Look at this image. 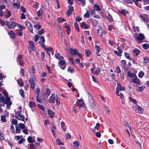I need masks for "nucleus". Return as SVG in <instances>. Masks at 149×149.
<instances>
[{"label":"nucleus","instance_id":"nucleus-1","mask_svg":"<svg viewBox=\"0 0 149 149\" xmlns=\"http://www.w3.org/2000/svg\"><path fill=\"white\" fill-rule=\"evenodd\" d=\"M134 38L136 39H137L139 41V43H141L142 42L141 41L145 38L144 35L141 33L139 34L137 36L136 34H135L133 36Z\"/></svg>","mask_w":149,"mask_h":149},{"label":"nucleus","instance_id":"nucleus-2","mask_svg":"<svg viewBox=\"0 0 149 149\" xmlns=\"http://www.w3.org/2000/svg\"><path fill=\"white\" fill-rule=\"evenodd\" d=\"M40 41H39L38 43L40 44V46L43 48H45V45L44 43L45 42L44 38L43 36H41L40 38Z\"/></svg>","mask_w":149,"mask_h":149},{"label":"nucleus","instance_id":"nucleus-3","mask_svg":"<svg viewBox=\"0 0 149 149\" xmlns=\"http://www.w3.org/2000/svg\"><path fill=\"white\" fill-rule=\"evenodd\" d=\"M60 64V66L63 70L65 69V62L63 60H60L58 61Z\"/></svg>","mask_w":149,"mask_h":149},{"label":"nucleus","instance_id":"nucleus-4","mask_svg":"<svg viewBox=\"0 0 149 149\" xmlns=\"http://www.w3.org/2000/svg\"><path fill=\"white\" fill-rule=\"evenodd\" d=\"M29 83L30 84V86L32 89H34L35 86V83L33 79L31 78L29 80Z\"/></svg>","mask_w":149,"mask_h":149},{"label":"nucleus","instance_id":"nucleus-5","mask_svg":"<svg viewBox=\"0 0 149 149\" xmlns=\"http://www.w3.org/2000/svg\"><path fill=\"white\" fill-rule=\"evenodd\" d=\"M26 24L27 27L29 28L30 30V32L31 33H33V29L32 24L29 22H26Z\"/></svg>","mask_w":149,"mask_h":149},{"label":"nucleus","instance_id":"nucleus-6","mask_svg":"<svg viewBox=\"0 0 149 149\" xmlns=\"http://www.w3.org/2000/svg\"><path fill=\"white\" fill-rule=\"evenodd\" d=\"M88 102L89 104L91 107H93L95 106V102L93 97L88 99Z\"/></svg>","mask_w":149,"mask_h":149},{"label":"nucleus","instance_id":"nucleus-7","mask_svg":"<svg viewBox=\"0 0 149 149\" xmlns=\"http://www.w3.org/2000/svg\"><path fill=\"white\" fill-rule=\"evenodd\" d=\"M44 96L43 94H42V96H40L39 95H37L36 99L37 101L40 103L42 102L43 100H44Z\"/></svg>","mask_w":149,"mask_h":149},{"label":"nucleus","instance_id":"nucleus-8","mask_svg":"<svg viewBox=\"0 0 149 149\" xmlns=\"http://www.w3.org/2000/svg\"><path fill=\"white\" fill-rule=\"evenodd\" d=\"M48 115L50 118H53L54 116V113L50 109H48L47 110Z\"/></svg>","mask_w":149,"mask_h":149},{"label":"nucleus","instance_id":"nucleus-9","mask_svg":"<svg viewBox=\"0 0 149 149\" xmlns=\"http://www.w3.org/2000/svg\"><path fill=\"white\" fill-rule=\"evenodd\" d=\"M55 95L54 94H52L49 99L50 102L52 103H54L55 101Z\"/></svg>","mask_w":149,"mask_h":149},{"label":"nucleus","instance_id":"nucleus-10","mask_svg":"<svg viewBox=\"0 0 149 149\" xmlns=\"http://www.w3.org/2000/svg\"><path fill=\"white\" fill-rule=\"evenodd\" d=\"M132 82L136 84H139L140 82L139 80V79L137 78L136 76H135V78L132 79Z\"/></svg>","mask_w":149,"mask_h":149},{"label":"nucleus","instance_id":"nucleus-11","mask_svg":"<svg viewBox=\"0 0 149 149\" xmlns=\"http://www.w3.org/2000/svg\"><path fill=\"white\" fill-rule=\"evenodd\" d=\"M50 93L51 92L49 89L48 88H47L46 89V92L44 93L43 94L44 96H45L47 97L50 95Z\"/></svg>","mask_w":149,"mask_h":149},{"label":"nucleus","instance_id":"nucleus-12","mask_svg":"<svg viewBox=\"0 0 149 149\" xmlns=\"http://www.w3.org/2000/svg\"><path fill=\"white\" fill-rule=\"evenodd\" d=\"M127 75L129 77L131 78H135V76H136L135 74L132 73L130 71L127 72Z\"/></svg>","mask_w":149,"mask_h":149},{"label":"nucleus","instance_id":"nucleus-13","mask_svg":"<svg viewBox=\"0 0 149 149\" xmlns=\"http://www.w3.org/2000/svg\"><path fill=\"white\" fill-rule=\"evenodd\" d=\"M70 52L73 55H77V52H78V51L76 49H71L70 51Z\"/></svg>","mask_w":149,"mask_h":149},{"label":"nucleus","instance_id":"nucleus-14","mask_svg":"<svg viewBox=\"0 0 149 149\" xmlns=\"http://www.w3.org/2000/svg\"><path fill=\"white\" fill-rule=\"evenodd\" d=\"M95 48L97 50V52H96V54L97 56H100L101 55V54H99V52L100 50V47L96 45L95 46Z\"/></svg>","mask_w":149,"mask_h":149},{"label":"nucleus","instance_id":"nucleus-15","mask_svg":"<svg viewBox=\"0 0 149 149\" xmlns=\"http://www.w3.org/2000/svg\"><path fill=\"white\" fill-rule=\"evenodd\" d=\"M136 113H142L143 111V109L140 107H138L135 110Z\"/></svg>","mask_w":149,"mask_h":149},{"label":"nucleus","instance_id":"nucleus-16","mask_svg":"<svg viewBox=\"0 0 149 149\" xmlns=\"http://www.w3.org/2000/svg\"><path fill=\"white\" fill-rule=\"evenodd\" d=\"M55 57L56 58H58L59 60H63L64 59L63 57L62 56H61L60 54L58 53L56 54L55 55Z\"/></svg>","mask_w":149,"mask_h":149},{"label":"nucleus","instance_id":"nucleus-17","mask_svg":"<svg viewBox=\"0 0 149 149\" xmlns=\"http://www.w3.org/2000/svg\"><path fill=\"white\" fill-rule=\"evenodd\" d=\"M16 118L21 121H23L24 119V116L22 114L18 115V116L17 117H15Z\"/></svg>","mask_w":149,"mask_h":149},{"label":"nucleus","instance_id":"nucleus-18","mask_svg":"<svg viewBox=\"0 0 149 149\" xmlns=\"http://www.w3.org/2000/svg\"><path fill=\"white\" fill-rule=\"evenodd\" d=\"M17 23H15L14 22H11V24L10 25H8V28L9 29H12L13 27H15L17 26Z\"/></svg>","mask_w":149,"mask_h":149},{"label":"nucleus","instance_id":"nucleus-19","mask_svg":"<svg viewBox=\"0 0 149 149\" xmlns=\"http://www.w3.org/2000/svg\"><path fill=\"white\" fill-rule=\"evenodd\" d=\"M8 34L10 36V37L12 38H14L15 37V36L12 31L9 32Z\"/></svg>","mask_w":149,"mask_h":149},{"label":"nucleus","instance_id":"nucleus-20","mask_svg":"<svg viewBox=\"0 0 149 149\" xmlns=\"http://www.w3.org/2000/svg\"><path fill=\"white\" fill-rule=\"evenodd\" d=\"M145 88V86H142L137 87V91L139 92L143 90Z\"/></svg>","mask_w":149,"mask_h":149},{"label":"nucleus","instance_id":"nucleus-21","mask_svg":"<svg viewBox=\"0 0 149 149\" xmlns=\"http://www.w3.org/2000/svg\"><path fill=\"white\" fill-rule=\"evenodd\" d=\"M29 105L31 108L34 107L36 106L35 103L33 102H30L29 103Z\"/></svg>","mask_w":149,"mask_h":149},{"label":"nucleus","instance_id":"nucleus-22","mask_svg":"<svg viewBox=\"0 0 149 149\" xmlns=\"http://www.w3.org/2000/svg\"><path fill=\"white\" fill-rule=\"evenodd\" d=\"M108 16L107 17V19L109 20V22H111L113 21V19L111 15L109 13H108Z\"/></svg>","mask_w":149,"mask_h":149},{"label":"nucleus","instance_id":"nucleus-23","mask_svg":"<svg viewBox=\"0 0 149 149\" xmlns=\"http://www.w3.org/2000/svg\"><path fill=\"white\" fill-rule=\"evenodd\" d=\"M140 51L138 49H134L133 50V54L134 56H137L139 54Z\"/></svg>","mask_w":149,"mask_h":149},{"label":"nucleus","instance_id":"nucleus-24","mask_svg":"<svg viewBox=\"0 0 149 149\" xmlns=\"http://www.w3.org/2000/svg\"><path fill=\"white\" fill-rule=\"evenodd\" d=\"M94 9L96 11H100L101 9L99 6L97 4H95L93 6Z\"/></svg>","mask_w":149,"mask_h":149},{"label":"nucleus","instance_id":"nucleus-25","mask_svg":"<svg viewBox=\"0 0 149 149\" xmlns=\"http://www.w3.org/2000/svg\"><path fill=\"white\" fill-rule=\"evenodd\" d=\"M81 27L82 28H84L85 29H87L88 28V26L87 24L82 22L81 25Z\"/></svg>","mask_w":149,"mask_h":149},{"label":"nucleus","instance_id":"nucleus-26","mask_svg":"<svg viewBox=\"0 0 149 149\" xmlns=\"http://www.w3.org/2000/svg\"><path fill=\"white\" fill-rule=\"evenodd\" d=\"M17 26L18 28H20V30L21 31H22L23 29H24L26 28L24 26L20 24H17Z\"/></svg>","mask_w":149,"mask_h":149},{"label":"nucleus","instance_id":"nucleus-27","mask_svg":"<svg viewBox=\"0 0 149 149\" xmlns=\"http://www.w3.org/2000/svg\"><path fill=\"white\" fill-rule=\"evenodd\" d=\"M130 55L129 53H125V56L126 58L129 59L130 60H132V58L131 57H130Z\"/></svg>","mask_w":149,"mask_h":149},{"label":"nucleus","instance_id":"nucleus-28","mask_svg":"<svg viewBox=\"0 0 149 149\" xmlns=\"http://www.w3.org/2000/svg\"><path fill=\"white\" fill-rule=\"evenodd\" d=\"M117 85L118 86V87L117 88H118L119 89H120V90L124 91L125 90V88L121 86V85L120 83H117Z\"/></svg>","mask_w":149,"mask_h":149},{"label":"nucleus","instance_id":"nucleus-29","mask_svg":"<svg viewBox=\"0 0 149 149\" xmlns=\"http://www.w3.org/2000/svg\"><path fill=\"white\" fill-rule=\"evenodd\" d=\"M37 14L39 17H41L42 16L43 11L42 10L40 9L37 13Z\"/></svg>","mask_w":149,"mask_h":149},{"label":"nucleus","instance_id":"nucleus-30","mask_svg":"<svg viewBox=\"0 0 149 149\" xmlns=\"http://www.w3.org/2000/svg\"><path fill=\"white\" fill-rule=\"evenodd\" d=\"M143 48L145 49H148L149 48V45L146 44H144L142 45Z\"/></svg>","mask_w":149,"mask_h":149},{"label":"nucleus","instance_id":"nucleus-31","mask_svg":"<svg viewBox=\"0 0 149 149\" xmlns=\"http://www.w3.org/2000/svg\"><path fill=\"white\" fill-rule=\"evenodd\" d=\"M56 127L55 126L53 125L52 126V132L54 135L55 134V130Z\"/></svg>","mask_w":149,"mask_h":149},{"label":"nucleus","instance_id":"nucleus-32","mask_svg":"<svg viewBox=\"0 0 149 149\" xmlns=\"http://www.w3.org/2000/svg\"><path fill=\"white\" fill-rule=\"evenodd\" d=\"M120 13L123 14L124 15H125L126 13H128L127 11L125 9L121 10Z\"/></svg>","mask_w":149,"mask_h":149},{"label":"nucleus","instance_id":"nucleus-33","mask_svg":"<svg viewBox=\"0 0 149 149\" xmlns=\"http://www.w3.org/2000/svg\"><path fill=\"white\" fill-rule=\"evenodd\" d=\"M74 25L76 29L79 32V29L78 26V23L77 22H75L74 23Z\"/></svg>","mask_w":149,"mask_h":149},{"label":"nucleus","instance_id":"nucleus-34","mask_svg":"<svg viewBox=\"0 0 149 149\" xmlns=\"http://www.w3.org/2000/svg\"><path fill=\"white\" fill-rule=\"evenodd\" d=\"M1 120L3 122H6L7 121L6 117L5 116H1Z\"/></svg>","mask_w":149,"mask_h":149},{"label":"nucleus","instance_id":"nucleus-35","mask_svg":"<svg viewBox=\"0 0 149 149\" xmlns=\"http://www.w3.org/2000/svg\"><path fill=\"white\" fill-rule=\"evenodd\" d=\"M21 132L20 128L17 126H16V131L15 133H19Z\"/></svg>","mask_w":149,"mask_h":149},{"label":"nucleus","instance_id":"nucleus-36","mask_svg":"<svg viewBox=\"0 0 149 149\" xmlns=\"http://www.w3.org/2000/svg\"><path fill=\"white\" fill-rule=\"evenodd\" d=\"M56 143L58 145H63V143H61L60 141V140L59 139H57L56 140Z\"/></svg>","mask_w":149,"mask_h":149},{"label":"nucleus","instance_id":"nucleus-37","mask_svg":"<svg viewBox=\"0 0 149 149\" xmlns=\"http://www.w3.org/2000/svg\"><path fill=\"white\" fill-rule=\"evenodd\" d=\"M89 16L90 14L88 10H87L86 13L84 15V17L85 18H88L89 17Z\"/></svg>","mask_w":149,"mask_h":149},{"label":"nucleus","instance_id":"nucleus-38","mask_svg":"<svg viewBox=\"0 0 149 149\" xmlns=\"http://www.w3.org/2000/svg\"><path fill=\"white\" fill-rule=\"evenodd\" d=\"M109 44L111 46H112L113 44H115V41H114L112 40H108Z\"/></svg>","mask_w":149,"mask_h":149},{"label":"nucleus","instance_id":"nucleus-39","mask_svg":"<svg viewBox=\"0 0 149 149\" xmlns=\"http://www.w3.org/2000/svg\"><path fill=\"white\" fill-rule=\"evenodd\" d=\"M19 92L20 94L21 95L22 97H24V91L22 89H20L19 90Z\"/></svg>","mask_w":149,"mask_h":149},{"label":"nucleus","instance_id":"nucleus-40","mask_svg":"<svg viewBox=\"0 0 149 149\" xmlns=\"http://www.w3.org/2000/svg\"><path fill=\"white\" fill-rule=\"evenodd\" d=\"M22 112V110H18L17 112H15V117H17L18 116V115L21 114Z\"/></svg>","mask_w":149,"mask_h":149},{"label":"nucleus","instance_id":"nucleus-41","mask_svg":"<svg viewBox=\"0 0 149 149\" xmlns=\"http://www.w3.org/2000/svg\"><path fill=\"white\" fill-rule=\"evenodd\" d=\"M58 22L59 23L66 21L65 19L63 18H58Z\"/></svg>","mask_w":149,"mask_h":149},{"label":"nucleus","instance_id":"nucleus-42","mask_svg":"<svg viewBox=\"0 0 149 149\" xmlns=\"http://www.w3.org/2000/svg\"><path fill=\"white\" fill-rule=\"evenodd\" d=\"M85 54L87 57L89 56L91 54L90 51L89 50H86Z\"/></svg>","mask_w":149,"mask_h":149},{"label":"nucleus","instance_id":"nucleus-43","mask_svg":"<svg viewBox=\"0 0 149 149\" xmlns=\"http://www.w3.org/2000/svg\"><path fill=\"white\" fill-rule=\"evenodd\" d=\"M13 6L15 7H16L17 8L19 7L20 6V4L18 1L17 3H14Z\"/></svg>","mask_w":149,"mask_h":149},{"label":"nucleus","instance_id":"nucleus-44","mask_svg":"<svg viewBox=\"0 0 149 149\" xmlns=\"http://www.w3.org/2000/svg\"><path fill=\"white\" fill-rule=\"evenodd\" d=\"M114 53L115 54L118 56H121V53L117 51L114 50Z\"/></svg>","mask_w":149,"mask_h":149},{"label":"nucleus","instance_id":"nucleus-45","mask_svg":"<svg viewBox=\"0 0 149 149\" xmlns=\"http://www.w3.org/2000/svg\"><path fill=\"white\" fill-rule=\"evenodd\" d=\"M144 75V72L142 71H140L139 74V77L140 78H142Z\"/></svg>","mask_w":149,"mask_h":149},{"label":"nucleus","instance_id":"nucleus-46","mask_svg":"<svg viewBox=\"0 0 149 149\" xmlns=\"http://www.w3.org/2000/svg\"><path fill=\"white\" fill-rule=\"evenodd\" d=\"M34 27L37 30H38L41 28V26L39 24H37L35 26H34Z\"/></svg>","mask_w":149,"mask_h":149},{"label":"nucleus","instance_id":"nucleus-47","mask_svg":"<svg viewBox=\"0 0 149 149\" xmlns=\"http://www.w3.org/2000/svg\"><path fill=\"white\" fill-rule=\"evenodd\" d=\"M39 38V36L37 35H36L34 36L35 41L36 42L38 40Z\"/></svg>","mask_w":149,"mask_h":149},{"label":"nucleus","instance_id":"nucleus-48","mask_svg":"<svg viewBox=\"0 0 149 149\" xmlns=\"http://www.w3.org/2000/svg\"><path fill=\"white\" fill-rule=\"evenodd\" d=\"M100 127V123H97L96 124V126L94 127L95 129L98 130L99 129Z\"/></svg>","mask_w":149,"mask_h":149},{"label":"nucleus","instance_id":"nucleus-49","mask_svg":"<svg viewBox=\"0 0 149 149\" xmlns=\"http://www.w3.org/2000/svg\"><path fill=\"white\" fill-rule=\"evenodd\" d=\"M38 107L42 110L44 111L45 110V107L42 105L38 104Z\"/></svg>","mask_w":149,"mask_h":149},{"label":"nucleus","instance_id":"nucleus-50","mask_svg":"<svg viewBox=\"0 0 149 149\" xmlns=\"http://www.w3.org/2000/svg\"><path fill=\"white\" fill-rule=\"evenodd\" d=\"M73 144L74 146H78L79 145V143L78 141H75L73 143Z\"/></svg>","mask_w":149,"mask_h":149},{"label":"nucleus","instance_id":"nucleus-51","mask_svg":"<svg viewBox=\"0 0 149 149\" xmlns=\"http://www.w3.org/2000/svg\"><path fill=\"white\" fill-rule=\"evenodd\" d=\"M12 123L15 125H17V122L16 120L13 119L12 121Z\"/></svg>","mask_w":149,"mask_h":149},{"label":"nucleus","instance_id":"nucleus-52","mask_svg":"<svg viewBox=\"0 0 149 149\" xmlns=\"http://www.w3.org/2000/svg\"><path fill=\"white\" fill-rule=\"evenodd\" d=\"M133 28L134 32H135L136 31H139V28L138 27H133Z\"/></svg>","mask_w":149,"mask_h":149},{"label":"nucleus","instance_id":"nucleus-53","mask_svg":"<svg viewBox=\"0 0 149 149\" xmlns=\"http://www.w3.org/2000/svg\"><path fill=\"white\" fill-rule=\"evenodd\" d=\"M18 125L19 127L22 129H24V128L25 125L23 123H19L18 124Z\"/></svg>","mask_w":149,"mask_h":149},{"label":"nucleus","instance_id":"nucleus-54","mask_svg":"<svg viewBox=\"0 0 149 149\" xmlns=\"http://www.w3.org/2000/svg\"><path fill=\"white\" fill-rule=\"evenodd\" d=\"M44 32V30L43 29H42L38 31V34L40 35H41Z\"/></svg>","mask_w":149,"mask_h":149},{"label":"nucleus","instance_id":"nucleus-55","mask_svg":"<svg viewBox=\"0 0 149 149\" xmlns=\"http://www.w3.org/2000/svg\"><path fill=\"white\" fill-rule=\"evenodd\" d=\"M72 13V11L69 10L67 11L66 14L69 17Z\"/></svg>","mask_w":149,"mask_h":149},{"label":"nucleus","instance_id":"nucleus-56","mask_svg":"<svg viewBox=\"0 0 149 149\" xmlns=\"http://www.w3.org/2000/svg\"><path fill=\"white\" fill-rule=\"evenodd\" d=\"M129 100L130 101L132 102L133 103L135 104L136 103V100L134 99H133L131 97H130L129 98Z\"/></svg>","mask_w":149,"mask_h":149},{"label":"nucleus","instance_id":"nucleus-57","mask_svg":"<svg viewBox=\"0 0 149 149\" xmlns=\"http://www.w3.org/2000/svg\"><path fill=\"white\" fill-rule=\"evenodd\" d=\"M27 140L28 141L29 143H32L33 142L32 139L31 137H28Z\"/></svg>","mask_w":149,"mask_h":149},{"label":"nucleus","instance_id":"nucleus-58","mask_svg":"<svg viewBox=\"0 0 149 149\" xmlns=\"http://www.w3.org/2000/svg\"><path fill=\"white\" fill-rule=\"evenodd\" d=\"M40 90L39 88H37L36 90V93L37 94V95H39Z\"/></svg>","mask_w":149,"mask_h":149},{"label":"nucleus","instance_id":"nucleus-59","mask_svg":"<svg viewBox=\"0 0 149 149\" xmlns=\"http://www.w3.org/2000/svg\"><path fill=\"white\" fill-rule=\"evenodd\" d=\"M148 58L145 57L143 59V62L144 63H146L148 62Z\"/></svg>","mask_w":149,"mask_h":149},{"label":"nucleus","instance_id":"nucleus-60","mask_svg":"<svg viewBox=\"0 0 149 149\" xmlns=\"http://www.w3.org/2000/svg\"><path fill=\"white\" fill-rule=\"evenodd\" d=\"M141 18L143 19V21H144L145 22L147 23L148 22V19H145L143 18L142 16H141Z\"/></svg>","mask_w":149,"mask_h":149},{"label":"nucleus","instance_id":"nucleus-61","mask_svg":"<svg viewBox=\"0 0 149 149\" xmlns=\"http://www.w3.org/2000/svg\"><path fill=\"white\" fill-rule=\"evenodd\" d=\"M49 120H46L44 123V125L45 127H46L47 126V124H49Z\"/></svg>","mask_w":149,"mask_h":149},{"label":"nucleus","instance_id":"nucleus-62","mask_svg":"<svg viewBox=\"0 0 149 149\" xmlns=\"http://www.w3.org/2000/svg\"><path fill=\"white\" fill-rule=\"evenodd\" d=\"M85 104L84 102H83V103H81V104L79 106V108H85Z\"/></svg>","mask_w":149,"mask_h":149},{"label":"nucleus","instance_id":"nucleus-63","mask_svg":"<svg viewBox=\"0 0 149 149\" xmlns=\"http://www.w3.org/2000/svg\"><path fill=\"white\" fill-rule=\"evenodd\" d=\"M5 100V97H0V102L1 103L3 102Z\"/></svg>","mask_w":149,"mask_h":149},{"label":"nucleus","instance_id":"nucleus-64","mask_svg":"<svg viewBox=\"0 0 149 149\" xmlns=\"http://www.w3.org/2000/svg\"><path fill=\"white\" fill-rule=\"evenodd\" d=\"M82 19L79 17H77L75 19L76 21L77 22H79L81 21Z\"/></svg>","mask_w":149,"mask_h":149}]
</instances>
